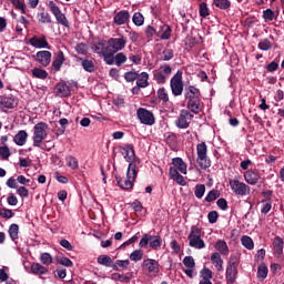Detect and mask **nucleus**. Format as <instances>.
Returning <instances> with one entry per match:
<instances>
[{
    "instance_id": "f257e3e1",
    "label": "nucleus",
    "mask_w": 284,
    "mask_h": 284,
    "mask_svg": "<svg viewBox=\"0 0 284 284\" xmlns=\"http://www.w3.org/2000/svg\"><path fill=\"white\" fill-rule=\"evenodd\" d=\"M136 174H139L136 164L130 163L126 171V178L115 176L119 187H121V190H132L134 181H136Z\"/></svg>"
},
{
    "instance_id": "f03ea898",
    "label": "nucleus",
    "mask_w": 284,
    "mask_h": 284,
    "mask_svg": "<svg viewBox=\"0 0 284 284\" xmlns=\"http://www.w3.org/2000/svg\"><path fill=\"white\" fill-rule=\"evenodd\" d=\"M48 138V123L40 122L33 128V148H41V143Z\"/></svg>"
},
{
    "instance_id": "7ed1b4c3",
    "label": "nucleus",
    "mask_w": 284,
    "mask_h": 284,
    "mask_svg": "<svg viewBox=\"0 0 284 284\" xmlns=\"http://www.w3.org/2000/svg\"><path fill=\"white\" fill-rule=\"evenodd\" d=\"M202 231L197 226H192L191 232L187 236L190 247H194V250H203L205 248V241L201 239Z\"/></svg>"
},
{
    "instance_id": "20e7f679",
    "label": "nucleus",
    "mask_w": 284,
    "mask_h": 284,
    "mask_svg": "<svg viewBox=\"0 0 284 284\" xmlns=\"http://www.w3.org/2000/svg\"><path fill=\"white\" fill-rule=\"evenodd\" d=\"M196 163L201 168V170H207L212 165V161L207 159V144L205 142L199 143L196 145Z\"/></svg>"
},
{
    "instance_id": "39448f33",
    "label": "nucleus",
    "mask_w": 284,
    "mask_h": 284,
    "mask_svg": "<svg viewBox=\"0 0 284 284\" xmlns=\"http://www.w3.org/2000/svg\"><path fill=\"white\" fill-rule=\"evenodd\" d=\"M148 245H150L152 250H161V245H163V239H161L159 235L144 234L140 240L139 246L148 247Z\"/></svg>"
},
{
    "instance_id": "423d86ee",
    "label": "nucleus",
    "mask_w": 284,
    "mask_h": 284,
    "mask_svg": "<svg viewBox=\"0 0 284 284\" xmlns=\"http://www.w3.org/2000/svg\"><path fill=\"white\" fill-rule=\"evenodd\" d=\"M239 264L236 263V256H231L230 262L226 267V283L234 284L236 282V276L239 275Z\"/></svg>"
},
{
    "instance_id": "0eeeda50",
    "label": "nucleus",
    "mask_w": 284,
    "mask_h": 284,
    "mask_svg": "<svg viewBox=\"0 0 284 284\" xmlns=\"http://www.w3.org/2000/svg\"><path fill=\"white\" fill-rule=\"evenodd\" d=\"M194 119V114L190 112L189 110L182 109L180 111V115L175 121L176 128L180 130H187L190 128V121Z\"/></svg>"
},
{
    "instance_id": "6e6552de",
    "label": "nucleus",
    "mask_w": 284,
    "mask_h": 284,
    "mask_svg": "<svg viewBox=\"0 0 284 284\" xmlns=\"http://www.w3.org/2000/svg\"><path fill=\"white\" fill-rule=\"evenodd\" d=\"M128 43V38H125V36L123 34H119V38H110L108 40V47L109 50H111L112 52H121V50H123L125 48Z\"/></svg>"
},
{
    "instance_id": "1a4fd4ad",
    "label": "nucleus",
    "mask_w": 284,
    "mask_h": 284,
    "mask_svg": "<svg viewBox=\"0 0 284 284\" xmlns=\"http://www.w3.org/2000/svg\"><path fill=\"white\" fill-rule=\"evenodd\" d=\"M171 90L174 97H181L183 94V72L178 71L171 79Z\"/></svg>"
},
{
    "instance_id": "9d476101",
    "label": "nucleus",
    "mask_w": 284,
    "mask_h": 284,
    "mask_svg": "<svg viewBox=\"0 0 284 284\" xmlns=\"http://www.w3.org/2000/svg\"><path fill=\"white\" fill-rule=\"evenodd\" d=\"M229 185L237 196H247L250 194V186L239 180H230Z\"/></svg>"
},
{
    "instance_id": "9b49d317",
    "label": "nucleus",
    "mask_w": 284,
    "mask_h": 284,
    "mask_svg": "<svg viewBox=\"0 0 284 284\" xmlns=\"http://www.w3.org/2000/svg\"><path fill=\"white\" fill-rule=\"evenodd\" d=\"M120 153L128 161V163H134L135 168L141 163V161L136 160V154L134 153V146L131 144H126L120 148Z\"/></svg>"
},
{
    "instance_id": "f8f14e48",
    "label": "nucleus",
    "mask_w": 284,
    "mask_h": 284,
    "mask_svg": "<svg viewBox=\"0 0 284 284\" xmlns=\"http://www.w3.org/2000/svg\"><path fill=\"white\" fill-rule=\"evenodd\" d=\"M49 8L52 12V14L55 17L58 23L63 26L64 28H69L68 18H65V14L61 12V9H59V6L54 3V1L49 2Z\"/></svg>"
},
{
    "instance_id": "ddd939ff",
    "label": "nucleus",
    "mask_w": 284,
    "mask_h": 284,
    "mask_svg": "<svg viewBox=\"0 0 284 284\" xmlns=\"http://www.w3.org/2000/svg\"><path fill=\"white\" fill-rule=\"evenodd\" d=\"M136 116L140 123H143V125H154V114L148 109H138Z\"/></svg>"
},
{
    "instance_id": "4468645a",
    "label": "nucleus",
    "mask_w": 284,
    "mask_h": 284,
    "mask_svg": "<svg viewBox=\"0 0 284 284\" xmlns=\"http://www.w3.org/2000/svg\"><path fill=\"white\" fill-rule=\"evenodd\" d=\"M187 103L186 108L190 110V112H193V114H199L203 110V102L201 101V98H186Z\"/></svg>"
},
{
    "instance_id": "2eb2a0df",
    "label": "nucleus",
    "mask_w": 284,
    "mask_h": 284,
    "mask_svg": "<svg viewBox=\"0 0 284 284\" xmlns=\"http://www.w3.org/2000/svg\"><path fill=\"white\" fill-rule=\"evenodd\" d=\"M142 267L149 272V274H153V276H158L161 271V265L156 260L146 258L143 261Z\"/></svg>"
},
{
    "instance_id": "dca6fc26",
    "label": "nucleus",
    "mask_w": 284,
    "mask_h": 284,
    "mask_svg": "<svg viewBox=\"0 0 284 284\" xmlns=\"http://www.w3.org/2000/svg\"><path fill=\"white\" fill-rule=\"evenodd\" d=\"M170 74H172V68L170 65H164L161 67L159 71H155L153 77L156 83H165Z\"/></svg>"
},
{
    "instance_id": "f3484780",
    "label": "nucleus",
    "mask_w": 284,
    "mask_h": 284,
    "mask_svg": "<svg viewBox=\"0 0 284 284\" xmlns=\"http://www.w3.org/2000/svg\"><path fill=\"white\" fill-rule=\"evenodd\" d=\"M34 59L42 68H48V64L52 61V53L50 51H38Z\"/></svg>"
},
{
    "instance_id": "a211bd4d",
    "label": "nucleus",
    "mask_w": 284,
    "mask_h": 284,
    "mask_svg": "<svg viewBox=\"0 0 284 284\" xmlns=\"http://www.w3.org/2000/svg\"><path fill=\"white\" fill-rule=\"evenodd\" d=\"M30 45H32L33 48H38V49H45V50H50V44L48 43V39L45 38V36H42L41 38L38 37H33L29 40Z\"/></svg>"
},
{
    "instance_id": "6ab92c4d",
    "label": "nucleus",
    "mask_w": 284,
    "mask_h": 284,
    "mask_svg": "<svg viewBox=\"0 0 284 284\" xmlns=\"http://www.w3.org/2000/svg\"><path fill=\"white\" fill-rule=\"evenodd\" d=\"M19 105L17 98L10 97H0V108H6L7 110H12Z\"/></svg>"
},
{
    "instance_id": "aec40b11",
    "label": "nucleus",
    "mask_w": 284,
    "mask_h": 284,
    "mask_svg": "<svg viewBox=\"0 0 284 284\" xmlns=\"http://www.w3.org/2000/svg\"><path fill=\"white\" fill-rule=\"evenodd\" d=\"M172 165L170 170H176V172H181V174H187V164L181 158H174L172 160Z\"/></svg>"
},
{
    "instance_id": "412c9836",
    "label": "nucleus",
    "mask_w": 284,
    "mask_h": 284,
    "mask_svg": "<svg viewBox=\"0 0 284 284\" xmlns=\"http://www.w3.org/2000/svg\"><path fill=\"white\" fill-rule=\"evenodd\" d=\"M63 63H65V54L63 51L59 50L53 62H52V69L54 72H59L61 68L63 67Z\"/></svg>"
},
{
    "instance_id": "4be33fe9",
    "label": "nucleus",
    "mask_w": 284,
    "mask_h": 284,
    "mask_svg": "<svg viewBox=\"0 0 284 284\" xmlns=\"http://www.w3.org/2000/svg\"><path fill=\"white\" fill-rule=\"evenodd\" d=\"M244 181H246L248 185H256V183L261 181V175L253 170H248L244 172Z\"/></svg>"
},
{
    "instance_id": "5701e85b",
    "label": "nucleus",
    "mask_w": 284,
    "mask_h": 284,
    "mask_svg": "<svg viewBox=\"0 0 284 284\" xmlns=\"http://www.w3.org/2000/svg\"><path fill=\"white\" fill-rule=\"evenodd\" d=\"M156 37L163 41H168L172 37V28L168 24H162L158 30Z\"/></svg>"
},
{
    "instance_id": "b1692460",
    "label": "nucleus",
    "mask_w": 284,
    "mask_h": 284,
    "mask_svg": "<svg viewBox=\"0 0 284 284\" xmlns=\"http://www.w3.org/2000/svg\"><path fill=\"white\" fill-rule=\"evenodd\" d=\"M170 178L178 183V185H182V187H185L187 185V182L185 181V178L183 175L179 174V171L176 169H170L169 170Z\"/></svg>"
},
{
    "instance_id": "393cba45",
    "label": "nucleus",
    "mask_w": 284,
    "mask_h": 284,
    "mask_svg": "<svg viewBox=\"0 0 284 284\" xmlns=\"http://www.w3.org/2000/svg\"><path fill=\"white\" fill-rule=\"evenodd\" d=\"M13 142L16 145H19L20 148L23 146L26 143H28V132L26 130H20L14 136Z\"/></svg>"
},
{
    "instance_id": "a878e982",
    "label": "nucleus",
    "mask_w": 284,
    "mask_h": 284,
    "mask_svg": "<svg viewBox=\"0 0 284 284\" xmlns=\"http://www.w3.org/2000/svg\"><path fill=\"white\" fill-rule=\"evenodd\" d=\"M54 92L57 97H70V87L65 82H60L55 85Z\"/></svg>"
},
{
    "instance_id": "bb28decb",
    "label": "nucleus",
    "mask_w": 284,
    "mask_h": 284,
    "mask_svg": "<svg viewBox=\"0 0 284 284\" xmlns=\"http://www.w3.org/2000/svg\"><path fill=\"white\" fill-rule=\"evenodd\" d=\"M130 21V13L128 11H120L114 16V23L116 26H125Z\"/></svg>"
},
{
    "instance_id": "cd10ccee",
    "label": "nucleus",
    "mask_w": 284,
    "mask_h": 284,
    "mask_svg": "<svg viewBox=\"0 0 284 284\" xmlns=\"http://www.w3.org/2000/svg\"><path fill=\"white\" fill-rule=\"evenodd\" d=\"M114 54H116V52L110 50V48H106V47H105V51H102V57L106 65H114L115 63Z\"/></svg>"
},
{
    "instance_id": "c85d7f7f",
    "label": "nucleus",
    "mask_w": 284,
    "mask_h": 284,
    "mask_svg": "<svg viewBox=\"0 0 284 284\" xmlns=\"http://www.w3.org/2000/svg\"><path fill=\"white\" fill-rule=\"evenodd\" d=\"M130 267V260H116L115 263H113L114 272H125Z\"/></svg>"
},
{
    "instance_id": "c756f323",
    "label": "nucleus",
    "mask_w": 284,
    "mask_h": 284,
    "mask_svg": "<svg viewBox=\"0 0 284 284\" xmlns=\"http://www.w3.org/2000/svg\"><path fill=\"white\" fill-rule=\"evenodd\" d=\"M283 239L281 236H276L273 241V247H274V253L277 256H282L283 255Z\"/></svg>"
},
{
    "instance_id": "7c9ffc66",
    "label": "nucleus",
    "mask_w": 284,
    "mask_h": 284,
    "mask_svg": "<svg viewBox=\"0 0 284 284\" xmlns=\"http://www.w3.org/2000/svg\"><path fill=\"white\" fill-rule=\"evenodd\" d=\"M211 262L213 265H215L217 272H223V258H221L220 253H213L211 255Z\"/></svg>"
},
{
    "instance_id": "2f4dec72",
    "label": "nucleus",
    "mask_w": 284,
    "mask_h": 284,
    "mask_svg": "<svg viewBox=\"0 0 284 284\" xmlns=\"http://www.w3.org/2000/svg\"><path fill=\"white\" fill-rule=\"evenodd\" d=\"M99 265H103L104 267H112L114 266V261L109 255H100L98 256Z\"/></svg>"
},
{
    "instance_id": "473e14b6",
    "label": "nucleus",
    "mask_w": 284,
    "mask_h": 284,
    "mask_svg": "<svg viewBox=\"0 0 284 284\" xmlns=\"http://www.w3.org/2000/svg\"><path fill=\"white\" fill-rule=\"evenodd\" d=\"M215 250L220 252V254H223L224 256L230 254V248L227 247V243L223 240H219L215 244Z\"/></svg>"
},
{
    "instance_id": "72a5a7b5",
    "label": "nucleus",
    "mask_w": 284,
    "mask_h": 284,
    "mask_svg": "<svg viewBox=\"0 0 284 284\" xmlns=\"http://www.w3.org/2000/svg\"><path fill=\"white\" fill-rule=\"evenodd\" d=\"M150 79V74L148 72H142L138 75L136 85L138 88H148V80Z\"/></svg>"
},
{
    "instance_id": "f704fd0d",
    "label": "nucleus",
    "mask_w": 284,
    "mask_h": 284,
    "mask_svg": "<svg viewBox=\"0 0 284 284\" xmlns=\"http://www.w3.org/2000/svg\"><path fill=\"white\" fill-rule=\"evenodd\" d=\"M37 19L39 23H52V17L45 10L38 12Z\"/></svg>"
},
{
    "instance_id": "c9c22d12",
    "label": "nucleus",
    "mask_w": 284,
    "mask_h": 284,
    "mask_svg": "<svg viewBox=\"0 0 284 284\" xmlns=\"http://www.w3.org/2000/svg\"><path fill=\"white\" fill-rule=\"evenodd\" d=\"M31 272L33 274H40V275L48 274V267H45L39 263H33L31 265Z\"/></svg>"
},
{
    "instance_id": "e433bc0d",
    "label": "nucleus",
    "mask_w": 284,
    "mask_h": 284,
    "mask_svg": "<svg viewBox=\"0 0 284 284\" xmlns=\"http://www.w3.org/2000/svg\"><path fill=\"white\" fill-rule=\"evenodd\" d=\"M190 97L201 99V90L196 89L194 85H190L189 91L185 93V99H190Z\"/></svg>"
},
{
    "instance_id": "4c0bfd02",
    "label": "nucleus",
    "mask_w": 284,
    "mask_h": 284,
    "mask_svg": "<svg viewBox=\"0 0 284 284\" xmlns=\"http://www.w3.org/2000/svg\"><path fill=\"white\" fill-rule=\"evenodd\" d=\"M31 72L34 79L45 80L48 78V71L43 69L34 68Z\"/></svg>"
},
{
    "instance_id": "58836bf2",
    "label": "nucleus",
    "mask_w": 284,
    "mask_h": 284,
    "mask_svg": "<svg viewBox=\"0 0 284 284\" xmlns=\"http://www.w3.org/2000/svg\"><path fill=\"white\" fill-rule=\"evenodd\" d=\"M9 236L12 241L19 239V224H11L9 226Z\"/></svg>"
},
{
    "instance_id": "ea45409f",
    "label": "nucleus",
    "mask_w": 284,
    "mask_h": 284,
    "mask_svg": "<svg viewBox=\"0 0 284 284\" xmlns=\"http://www.w3.org/2000/svg\"><path fill=\"white\" fill-rule=\"evenodd\" d=\"M81 65L85 72H94V62L92 60L84 59L82 60Z\"/></svg>"
},
{
    "instance_id": "a19ab883",
    "label": "nucleus",
    "mask_w": 284,
    "mask_h": 284,
    "mask_svg": "<svg viewBox=\"0 0 284 284\" xmlns=\"http://www.w3.org/2000/svg\"><path fill=\"white\" fill-rule=\"evenodd\" d=\"M241 243L244 247H246V250H254V241L252 237L244 235L241 239Z\"/></svg>"
},
{
    "instance_id": "79ce46f5",
    "label": "nucleus",
    "mask_w": 284,
    "mask_h": 284,
    "mask_svg": "<svg viewBox=\"0 0 284 284\" xmlns=\"http://www.w3.org/2000/svg\"><path fill=\"white\" fill-rule=\"evenodd\" d=\"M130 260L133 261L134 263H139V261L143 260V251L141 250H135L130 254Z\"/></svg>"
},
{
    "instance_id": "37998d69",
    "label": "nucleus",
    "mask_w": 284,
    "mask_h": 284,
    "mask_svg": "<svg viewBox=\"0 0 284 284\" xmlns=\"http://www.w3.org/2000/svg\"><path fill=\"white\" fill-rule=\"evenodd\" d=\"M267 272L268 270L265 264L260 265L257 268V278H261V281H265V278H267Z\"/></svg>"
},
{
    "instance_id": "c03bdc74",
    "label": "nucleus",
    "mask_w": 284,
    "mask_h": 284,
    "mask_svg": "<svg viewBox=\"0 0 284 284\" xmlns=\"http://www.w3.org/2000/svg\"><path fill=\"white\" fill-rule=\"evenodd\" d=\"M213 3L216 8H220V10H227L231 6L230 0H213Z\"/></svg>"
},
{
    "instance_id": "a18cd8bd",
    "label": "nucleus",
    "mask_w": 284,
    "mask_h": 284,
    "mask_svg": "<svg viewBox=\"0 0 284 284\" xmlns=\"http://www.w3.org/2000/svg\"><path fill=\"white\" fill-rule=\"evenodd\" d=\"M158 99H160V101H163V103H168L170 101V97L168 95V91L165 90V88H161L158 90Z\"/></svg>"
},
{
    "instance_id": "49530a36",
    "label": "nucleus",
    "mask_w": 284,
    "mask_h": 284,
    "mask_svg": "<svg viewBox=\"0 0 284 284\" xmlns=\"http://www.w3.org/2000/svg\"><path fill=\"white\" fill-rule=\"evenodd\" d=\"M258 48L262 51L267 52L272 48V42L268 39H263L258 42Z\"/></svg>"
},
{
    "instance_id": "de8ad7c7",
    "label": "nucleus",
    "mask_w": 284,
    "mask_h": 284,
    "mask_svg": "<svg viewBox=\"0 0 284 284\" xmlns=\"http://www.w3.org/2000/svg\"><path fill=\"white\" fill-rule=\"evenodd\" d=\"M221 196V193L216 190H212L209 192V194L205 197L206 203H212V201H216Z\"/></svg>"
},
{
    "instance_id": "09e8293b",
    "label": "nucleus",
    "mask_w": 284,
    "mask_h": 284,
    "mask_svg": "<svg viewBox=\"0 0 284 284\" xmlns=\"http://www.w3.org/2000/svg\"><path fill=\"white\" fill-rule=\"evenodd\" d=\"M144 22H145V18L143 17V14L141 12H135L133 14L134 26H143Z\"/></svg>"
},
{
    "instance_id": "8fccbe9b",
    "label": "nucleus",
    "mask_w": 284,
    "mask_h": 284,
    "mask_svg": "<svg viewBox=\"0 0 284 284\" xmlns=\"http://www.w3.org/2000/svg\"><path fill=\"white\" fill-rule=\"evenodd\" d=\"M42 265H52V255L50 253H42L40 255Z\"/></svg>"
},
{
    "instance_id": "3c124183",
    "label": "nucleus",
    "mask_w": 284,
    "mask_h": 284,
    "mask_svg": "<svg viewBox=\"0 0 284 284\" xmlns=\"http://www.w3.org/2000/svg\"><path fill=\"white\" fill-rule=\"evenodd\" d=\"M12 6H14L16 10H20L22 14H26V3L21 2V0H10Z\"/></svg>"
},
{
    "instance_id": "603ef678",
    "label": "nucleus",
    "mask_w": 284,
    "mask_h": 284,
    "mask_svg": "<svg viewBox=\"0 0 284 284\" xmlns=\"http://www.w3.org/2000/svg\"><path fill=\"white\" fill-rule=\"evenodd\" d=\"M171 59H174V50L166 49L162 52L161 60L162 61H171Z\"/></svg>"
},
{
    "instance_id": "864d4df0",
    "label": "nucleus",
    "mask_w": 284,
    "mask_h": 284,
    "mask_svg": "<svg viewBox=\"0 0 284 284\" xmlns=\"http://www.w3.org/2000/svg\"><path fill=\"white\" fill-rule=\"evenodd\" d=\"M183 265H185V267H187L189 270H194V267L196 266V263L194 262V257L185 256L183 260Z\"/></svg>"
},
{
    "instance_id": "5fc2aeb1",
    "label": "nucleus",
    "mask_w": 284,
    "mask_h": 284,
    "mask_svg": "<svg viewBox=\"0 0 284 284\" xmlns=\"http://www.w3.org/2000/svg\"><path fill=\"white\" fill-rule=\"evenodd\" d=\"M125 61H128V57L125 55V53L120 52L115 55V65H118V68L123 65Z\"/></svg>"
},
{
    "instance_id": "6e6d98bb",
    "label": "nucleus",
    "mask_w": 284,
    "mask_h": 284,
    "mask_svg": "<svg viewBox=\"0 0 284 284\" xmlns=\"http://www.w3.org/2000/svg\"><path fill=\"white\" fill-rule=\"evenodd\" d=\"M67 163L68 165L71 168V170H77L79 169V161L77 160V158L69 155L67 158Z\"/></svg>"
},
{
    "instance_id": "4d7b16f0",
    "label": "nucleus",
    "mask_w": 284,
    "mask_h": 284,
    "mask_svg": "<svg viewBox=\"0 0 284 284\" xmlns=\"http://www.w3.org/2000/svg\"><path fill=\"white\" fill-rule=\"evenodd\" d=\"M194 194H195L196 199H201L202 196H204L205 195L204 184L195 185Z\"/></svg>"
},
{
    "instance_id": "13d9d810",
    "label": "nucleus",
    "mask_w": 284,
    "mask_h": 284,
    "mask_svg": "<svg viewBox=\"0 0 284 284\" xmlns=\"http://www.w3.org/2000/svg\"><path fill=\"white\" fill-rule=\"evenodd\" d=\"M124 79L129 83H132L133 81H136V79H139V73L134 71H129L124 74Z\"/></svg>"
},
{
    "instance_id": "bf43d9fd",
    "label": "nucleus",
    "mask_w": 284,
    "mask_h": 284,
    "mask_svg": "<svg viewBox=\"0 0 284 284\" xmlns=\"http://www.w3.org/2000/svg\"><path fill=\"white\" fill-rule=\"evenodd\" d=\"M0 216L2 219H12L14 216V212H12V210L10 209H0Z\"/></svg>"
},
{
    "instance_id": "052dcab7",
    "label": "nucleus",
    "mask_w": 284,
    "mask_h": 284,
    "mask_svg": "<svg viewBox=\"0 0 284 284\" xmlns=\"http://www.w3.org/2000/svg\"><path fill=\"white\" fill-rule=\"evenodd\" d=\"M200 17H203V19H205V17H210V9L205 2L200 4Z\"/></svg>"
},
{
    "instance_id": "680f3d73",
    "label": "nucleus",
    "mask_w": 284,
    "mask_h": 284,
    "mask_svg": "<svg viewBox=\"0 0 284 284\" xmlns=\"http://www.w3.org/2000/svg\"><path fill=\"white\" fill-rule=\"evenodd\" d=\"M201 276H202V281H212V276H213L212 270L203 268L201 271Z\"/></svg>"
},
{
    "instance_id": "e2e57ef3",
    "label": "nucleus",
    "mask_w": 284,
    "mask_h": 284,
    "mask_svg": "<svg viewBox=\"0 0 284 284\" xmlns=\"http://www.w3.org/2000/svg\"><path fill=\"white\" fill-rule=\"evenodd\" d=\"M57 262L60 265H64V267H72L73 265L72 260H70L69 257H57Z\"/></svg>"
},
{
    "instance_id": "0e129e2a",
    "label": "nucleus",
    "mask_w": 284,
    "mask_h": 284,
    "mask_svg": "<svg viewBox=\"0 0 284 284\" xmlns=\"http://www.w3.org/2000/svg\"><path fill=\"white\" fill-rule=\"evenodd\" d=\"M274 11H272V9H266L263 11V19L265 21H274Z\"/></svg>"
},
{
    "instance_id": "69168bd1",
    "label": "nucleus",
    "mask_w": 284,
    "mask_h": 284,
    "mask_svg": "<svg viewBox=\"0 0 284 284\" xmlns=\"http://www.w3.org/2000/svg\"><path fill=\"white\" fill-rule=\"evenodd\" d=\"M10 148H8L7 145L4 146H0V156L1 159L8 160L10 159Z\"/></svg>"
},
{
    "instance_id": "338daca9",
    "label": "nucleus",
    "mask_w": 284,
    "mask_h": 284,
    "mask_svg": "<svg viewBox=\"0 0 284 284\" xmlns=\"http://www.w3.org/2000/svg\"><path fill=\"white\" fill-rule=\"evenodd\" d=\"M262 214H268L270 210H272V202L271 201H262Z\"/></svg>"
},
{
    "instance_id": "774afa93",
    "label": "nucleus",
    "mask_w": 284,
    "mask_h": 284,
    "mask_svg": "<svg viewBox=\"0 0 284 284\" xmlns=\"http://www.w3.org/2000/svg\"><path fill=\"white\" fill-rule=\"evenodd\" d=\"M7 202H8V205L14 206V205H18L19 200L16 197L14 194L10 193L8 199H7Z\"/></svg>"
}]
</instances>
